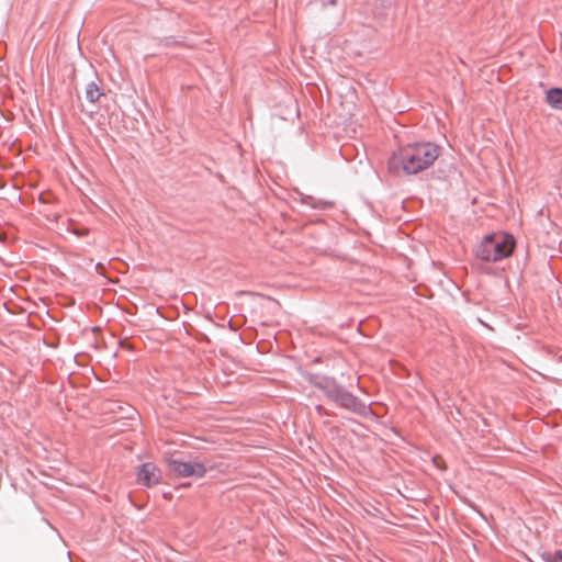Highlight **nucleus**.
<instances>
[{"mask_svg": "<svg viewBox=\"0 0 562 562\" xmlns=\"http://www.w3.org/2000/svg\"><path fill=\"white\" fill-rule=\"evenodd\" d=\"M308 382L322 391L324 396L338 407L359 415L368 417L372 411L362 400L349 392L344 385L337 382L334 376L324 374H311Z\"/></svg>", "mask_w": 562, "mask_h": 562, "instance_id": "f03ea898", "label": "nucleus"}, {"mask_svg": "<svg viewBox=\"0 0 562 562\" xmlns=\"http://www.w3.org/2000/svg\"><path fill=\"white\" fill-rule=\"evenodd\" d=\"M301 202L311 209L326 211L334 206V202L323 199H315L311 195H301Z\"/></svg>", "mask_w": 562, "mask_h": 562, "instance_id": "423d86ee", "label": "nucleus"}, {"mask_svg": "<svg viewBox=\"0 0 562 562\" xmlns=\"http://www.w3.org/2000/svg\"><path fill=\"white\" fill-rule=\"evenodd\" d=\"M136 481L145 487L156 486L161 481V471L154 462H144L138 467Z\"/></svg>", "mask_w": 562, "mask_h": 562, "instance_id": "39448f33", "label": "nucleus"}, {"mask_svg": "<svg viewBox=\"0 0 562 562\" xmlns=\"http://www.w3.org/2000/svg\"><path fill=\"white\" fill-rule=\"evenodd\" d=\"M546 99L552 109L562 110V88L549 89Z\"/></svg>", "mask_w": 562, "mask_h": 562, "instance_id": "0eeeda50", "label": "nucleus"}, {"mask_svg": "<svg viewBox=\"0 0 562 562\" xmlns=\"http://www.w3.org/2000/svg\"><path fill=\"white\" fill-rule=\"evenodd\" d=\"M316 411H317V412H318V414H321V415H323V414H324V415H326V416H330V414H329L328 412H326L322 405H317V406H316Z\"/></svg>", "mask_w": 562, "mask_h": 562, "instance_id": "9d476101", "label": "nucleus"}, {"mask_svg": "<svg viewBox=\"0 0 562 562\" xmlns=\"http://www.w3.org/2000/svg\"><path fill=\"white\" fill-rule=\"evenodd\" d=\"M547 562H562V551H555L554 554L548 558Z\"/></svg>", "mask_w": 562, "mask_h": 562, "instance_id": "1a4fd4ad", "label": "nucleus"}, {"mask_svg": "<svg viewBox=\"0 0 562 562\" xmlns=\"http://www.w3.org/2000/svg\"><path fill=\"white\" fill-rule=\"evenodd\" d=\"M516 241L508 234H488L475 249L476 258L496 262L512 256Z\"/></svg>", "mask_w": 562, "mask_h": 562, "instance_id": "7ed1b4c3", "label": "nucleus"}, {"mask_svg": "<svg viewBox=\"0 0 562 562\" xmlns=\"http://www.w3.org/2000/svg\"><path fill=\"white\" fill-rule=\"evenodd\" d=\"M167 467L178 477L192 476L196 479L203 477L209 469L198 460L183 461L175 458L167 459Z\"/></svg>", "mask_w": 562, "mask_h": 562, "instance_id": "20e7f679", "label": "nucleus"}, {"mask_svg": "<svg viewBox=\"0 0 562 562\" xmlns=\"http://www.w3.org/2000/svg\"><path fill=\"white\" fill-rule=\"evenodd\" d=\"M440 148L434 143L409 144L393 153L389 159V169L405 175H416L431 166L439 156Z\"/></svg>", "mask_w": 562, "mask_h": 562, "instance_id": "f257e3e1", "label": "nucleus"}, {"mask_svg": "<svg viewBox=\"0 0 562 562\" xmlns=\"http://www.w3.org/2000/svg\"><path fill=\"white\" fill-rule=\"evenodd\" d=\"M86 99L90 103H95L101 95H103V91L101 90L100 86L95 81H90L86 86Z\"/></svg>", "mask_w": 562, "mask_h": 562, "instance_id": "6e6552de", "label": "nucleus"}]
</instances>
